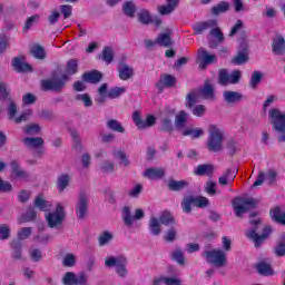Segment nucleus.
I'll return each instance as SVG.
<instances>
[{
	"instance_id": "nucleus-1",
	"label": "nucleus",
	"mask_w": 285,
	"mask_h": 285,
	"mask_svg": "<svg viewBox=\"0 0 285 285\" xmlns=\"http://www.w3.org/2000/svg\"><path fill=\"white\" fill-rule=\"evenodd\" d=\"M202 99H215V91L213 90V85L207 81L203 89L193 90L187 95L186 106L191 109L195 117H204L206 115V107L204 105H196L202 101Z\"/></svg>"
},
{
	"instance_id": "nucleus-2",
	"label": "nucleus",
	"mask_w": 285,
	"mask_h": 285,
	"mask_svg": "<svg viewBox=\"0 0 285 285\" xmlns=\"http://www.w3.org/2000/svg\"><path fill=\"white\" fill-rule=\"evenodd\" d=\"M77 72V60H69L66 66L65 73L62 76H55L52 79L43 80V90H61L66 81H68L71 75Z\"/></svg>"
},
{
	"instance_id": "nucleus-3",
	"label": "nucleus",
	"mask_w": 285,
	"mask_h": 285,
	"mask_svg": "<svg viewBox=\"0 0 285 285\" xmlns=\"http://www.w3.org/2000/svg\"><path fill=\"white\" fill-rule=\"evenodd\" d=\"M49 228H59L66 222V207L57 203L55 208L45 215Z\"/></svg>"
},
{
	"instance_id": "nucleus-4",
	"label": "nucleus",
	"mask_w": 285,
	"mask_h": 285,
	"mask_svg": "<svg viewBox=\"0 0 285 285\" xmlns=\"http://www.w3.org/2000/svg\"><path fill=\"white\" fill-rule=\"evenodd\" d=\"M268 115L274 126V130L281 132L279 141H285V111L277 108H272Z\"/></svg>"
},
{
	"instance_id": "nucleus-5",
	"label": "nucleus",
	"mask_w": 285,
	"mask_h": 285,
	"mask_svg": "<svg viewBox=\"0 0 285 285\" xmlns=\"http://www.w3.org/2000/svg\"><path fill=\"white\" fill-rule=\"evenodd\" d=\"M222 144H224V132L219 127L215 125L209 126V140H208V148L213 153H218L222 150Z\"/></svg>"
},
{
	"instance_id": "nucleus-6",
	"label": "nucleus",
	"mask_w": 285,
	"mask_h": 285,
	"mask_svg": "<svg viewBox=\"0 0 285 285\" xmlns=\"http://www.w3.org/2000/svg\"><path fill=\"white\" fill-rule=\"evenodd\" d=\"M204 257L208 264L216 268H224L227 264V256L222 249H212L204 253Z\"/></svg>"
},
{
	"instance_id": "nucleus-7",
	"label": "nucleus",
	"mask_w": 285,
	"mask_h": 285,
	"mask_svg": "<svg viewBox=\"0 0 285 285\" xmlns=\"http://www.w3.org/2000/svg\"><path fill=\"white\" fill-rule=\"evenodd\" d=\"M125 92L126 87H114L108 91V86L104 83L98 89V97L96 101H98V104H104L107 97H109V99H117L118 97H121V95H124Z\"/></svg>"
},
{
	"instance_id": "nucleus-8",
	"label": "nucleus",
	"mask_w": 285,
	"mask_h": 285,
	"mask_svg": "<svg viewBox=\"0 0 285 285\" xmlns=\"http://www.w3.org/2000/svg\"><path fill=\"white\" fill-rule=\"evenodd\" d=\"M257 202L254 198H235L233 200V207L236 213V217H242L244 213L255 208Z\"/></svg>"
},
{
	"instance_id": "nucleus-9",
	"label": "nucleus",
	"mask_w": 285,
	"mask_h": 285,
	"mask_svg": "<svg viewBox=\"0 0 285 285\" xmlns=\"http://www.w3.org/2000/svg\"><path fill=\"white\" fill-rule=\"evenodd\" d=\"M170 275L174 276H155L153 279V285H181V278H179V272L176 268H169Z\"/></svg>"
},
{
	"instance_id": "nucleus-10",
	"label": "nucleus",
	"mask_w": 285,
	"mask_h": 285,
	"mask_svg": "<svg viewBox=\"0 0 285 285\" xmlns=\"http://www.w3.org/2000/svg\"><path fill=\"white\" fill-rule=\"evenodd\" d=\"M144 216H145V213H144V209L141 208H137L135 210L134 216H132V213L130 212V207L126 206L122 208V220L125 225L128 226V228H132V225L135 224V222L139 219H144Z\"/></svg>"
},
{
	"instance_id": "nucleus-11",
	"label": "nucleus",
	"mask_w": 285,
	"mask_h": 285,
	"mask_svg": "<svg viewBox=\"0 0 285 285\" xmlns=\"http://www.w3.org/2000/svg\"><path fill=\"white\" fill-rule=\"evenodd\" d=\"M63 285H87L88 275L86 273L75 274L73 272H67L62 276Z\"/></svg>"
},
{
	"instance_id": "nucleus-12",
	"label": "nucleus",
	"mask_w": 285,
	"mask_h": 285,
	"mask_svg": "<svg viewBox=\"0 0 285 285\" xmlns=\"http://www.w3.org/2000/svg\"><path fill=\"white\" fill-rule=\"evenodd\" d=\"M239 79H242V71L234 70L230 73L226 71V69H223L219 71V83L222 86H228L230 83H238Z\"/></svg>"
},
{
	"instance_id": "nucleus-13",
	"label": "nucleus",
	"mask_w": 285,
	"mask_h": 285,
	"mask_svg": "<svg viewBox=\"0 0 285 285\" xmlns=\"http://www.w3.org/2000/svg\"><path fill=\"white\" fill-rule=\"evenodd\" d=\"M239 47H238V53L233 59V63L236 66H242L248 61V40L242 38L238 40Z\"/></svg>"
},
{
	"instance_id": "nucleus-14",
	"label": "nucleus",
	"mask_w": 285,
	"mask_h": 285,
	"mask_svg": "<svg viewBox=\"0 0 285 285\" xmlns=\"http://www.w3.org/2000/svg\"><path fill=\"white\" fill-rule=\"evenodd\" d=\"M9 119H12L16 124H21L22 121H28L32 117V110L28 109L21 114V116L16 117L17 115V105L10 102L7 109Z\"/></svg>"
},
{
	"instance_id": "nucleus-15",
	"label": "nucleus",
	"mask_w": 285,
	"mask_h": 285,
	"mask_svg": "<svg viewBox=\"0 0 285 285\" xmlns=\"http://www.w3.org/2000/svg\"><path fill=\"white\" fill-rule=\"evenodd\" d=\"M10 168L12 181H14V179H20V181H28V179H30L28 171L23 170L17 160L11 161Z\"/></svg>"
},
{
	"instance_id": "nucleus-16",
	"label": "nucleus",
	"mask_w": 285,
	"mask_h": 285,
	"mask_svg": "<svg viewBox=\"0 0 285 285\" xmlns=\"http://www.w3.org/2000/svg\"><path fill=\"white\" fill-rule=\"evenodd\" d=\"M197 61L199 68L204 69L206 66H210V63H215L217 61V56L208 53L206 49L200 48L198 50Z\"/></svg>"
},
{
	"instance_id": "nucleus-17",
	"label": "nucleus",
	"mask_w": 285,
	"mask_h": 285,
	"mask_svg": "<svg viewBox=\"0 0 285 285\" xmlns=\"http://www.w3.org/2000/svg\"><path fill=\"white\" fill-rule=\"evenodd\" d=\"M175 118V109L167 108L161 114V127L163 130H173V119Z\"/></svg>"
},
{
	"instance_id": "nucleus-18",
	"label": "nucleus",
	"mask_w": 285,
	"mask_h": 285,
	"mask_svg": "<svg viewBox=\"0 0 285 285\" xmlns=\"http://www.w3.org/2000/svg\"><path fill=\"white\" fill-rule=\"evenodd\" d=\"M88 213V196L86 194H81L78 199V204L76 207V215L79 219H83Z\"/></svg>"
},
{
	"instance_id": "nucleus-19",
	"label": "nucleus",
	"mask_w": 285,
	"mask_h": 285,
	"mask_svg": "<svg viewBox=\"0 0 285 285\" xmlns=\"http://www.w3.org/2000/svg\"><path fill=\"white\" fill-rule=\"evenodd\" d=\"M272 232H273V229H271V226H266L261 236L257 234V232L250 230L247 233V237H248V239L254 240L255 246H259V244H262V240L266 239L268 237V235H271Z\"/></svg>"
},
{
	"instance_id": "nucleus-20",
	"label": "nucleus",
	"mask_w": 285,
	"mask_h": 285,
	"mask_svg": "<svg viewBox=\"0 0 285 285\" xmlns=\"http://www.w3.org/2000/svg\"><path fill=\"white\" fill-rule=\"evenodd\" d=\"M135 75V70L132 67L126 65V63H120L118 66V77L121 79V81H128Z\"/></svg>"
},
{
	"instance_id": "nucleus-21",
	"label": "nucleus",
	"mask_w": 285,
	"mask_h": 285,
	"mask_svg": "<svg viewBox=\"0 0 285 285\" xmlns=\"http://www.w3.org/2000/svg\"><path fill=\"white\" fill-rule=\"evenodd\" d=\"M173 31H170V29H167L166 32L160 33L157 39H156V43L158 46H163L164 48H168L170 46H173Z\"/></svg>"
},
{
	"instance_id": "nucleus-22",
	"label": "nucleus",
	"mask_w": 285,
	"mask_h": 285,
	"mask_svg": "<svg viewBox=\"0 0 285 285\" xmlns=\"http://www.w3.org/2000/svg\"><path fill=\"white\" fill-rule=\"evenodd\" d=\"M12 66L18 72H32V66H30L23 58L13 59Z\"/></svg>"
},
{
	"instance_id": "nucleus-23",
	"label": "nucleus",
	"mask_w": 285,
	"mask_h": 285,
	"mask_svg": "<svg viewBox=\"0 0 285 285\" xmlns=\"http://www.w3.org/2000/svg\"><path fill=\"white\" fill-rule=\"evenodd\" d=\"M235 177H237V171L235 169H228L218 178V181L220 186H228L235 181Z\"/></svg>"
},
{
	"instance_id": "nucleus-24",
	"label": "nucleus",
	"mask_w": 285,
	"mask_h": 285,
	"mask_svg": "<svg viewBox=\"0 0 285 285\" xmlns=\"http://www.w3.org/2000/svg\"><path fill=\"white\" fill-rule=\"evenodd\" d=\"M272 50L276 55H284L285 52V40L282 36H276L273 39Z\"/></svg>"
},
{
	"instance_id": "nucleus-25",
	"label": "nucleus",
	"mask_w": 285,
	"mask_h": 285,
	"mask_svg": "<svg viewBox=\"0 0 285 285\" xmlns=\"http://www.w3.org/2000/svg\"><path fill=\"white\" fill-rule=\"evenodd\" d=\"M119 264H126L125 256H107L105 258V266L107 268H117Z\"/></svg>"
},
{
	"instance_id": "nucleus-26",
	"label": "nucleus",
	"mask_w": 285,
	"mask_h": 285,
	"mask_svg": "<svg viewBox=\"0 0 285 285\" xmlns=\"http://www.w3.org/2000/svg\"><path fill=\"white\" fill-rule=\"evenodd\" d=\"M35 206L36 208H39V210H42L43 213H48L50 208H52V204L50 202L46 200L43 195H38L35 199Z\"/></svg>"
},
{
	"instance_id": "nucleus-27",
	"label": "nucleus",
	"mask_w": 285,
	"mask_h": 285,
	"mask_svg": "<svg viewBox=\"0 0 285 285\" xmlns=\"http://www.w3.org/2000/svg\"><path fill=\"white\" fill-rule=\"evenodd\" d=\"M24 146L28 148H38L39 153H41V147L43 146V138L40 137H28L23 139Z\"/></svg>"
},
{
	"instance_id": "nucleus-28",
	"label": "nucleus",
	"mask_w": 285,
	"mask_h": 285,
	"mask_svg": "<svg viewBox=\"0 0 285 285\" xmlns=\"http://www.w3.org/2000/svg\"><path fill=\"white\" fill-rule=\"evenodd\" d=\"M138 19L141 23H150V21H153V23H155V26H161V20L159 18H151L150 13L148 12V10H141L138 13Z\"/></svg>"
},
{
	"instance_id": "nucleus-29",
	"label": "nucleus",
	"mask_w": 285,
	"mask_h": 285,
	"mask_svg": "<svg viewBox=\"0 0 285 285\" xmlns=\"http://www.w3.org/2000/svg\"><path fill=\"white\" fill-rule=\"evenodd\" d=\"M208 28H217V20H209L207 22H199L194 26L195 35H202L204 30H208Z\"/></svg>"
},
{
	"instance_id": "nucleus-30",
	"label": "nucleus",
	"mask_w": 285,
	"mask_h": 285,
	"mask_svg": "<svg viewBox=\"0 0 285 285\" xmlns=\"http://www.w3.org/2000/svg\"><path fill=\"white\" fill-rule=\"evenodd\" d=\"M257 271L261 275H265L266 277L275 274V272L273 271V267H271L269 261L259 262L257 264Z\"/></svg>"
},
{
	"instance_id": "nucleus-31",
	"label": "nucleus",
	"mask_w": 285,
	"mask_h": 285,
	"mask_svg": "<svg viewBox=\"0 0 285 285\" xmlns=\"http://www.w3.org/2000/svg\"><path fill=\"white\" fill-rule=\"evenodd\" d=\"M149 233L156 236L161 234V220L156 216L149 218Z\"/></svg>"
},
{
	"instance_id": "nucleus-32",
	"label": "nucleus",
	"mask_w": 285,
	"mask_h": 285,
	"mask_svg": "<svg viewBox=\"0 0 285 285\" xmlns=\"http://www.w3.org/2000/svg\"><path fill=\"white\" fill-rule=\"evenodd\" d=\"M269 215H271L273 222H276L277 224H282L283 226H285V212H282V208L274 207L269 212Z\"/></svg>"
},
{
	"instance_id": "nucleus-33",
	"label": "nucleus",
	"mask_w": 285,
	"mask_h": 285,
	"mask_svg": "<svg viewBox=\"0 0 285 285\" xmlns=\"http://www.w3.org/2000/svg\"><path fill=\"white\" fill-rule=\"evenodd\" d=\"M164 175L165 171L161 168H148L144 171V177L147 179H161Z\"/></svg>"
},
{
	"instance_id": "nucleus-34",
	"label": "nucleus",
	"mask_w": 285,
	"mask_h": 285,
	"mask_svg": "<svg viewBox=\"0 0 285 285\" xmlns=\"http://www.w3.org/2000/svg\"><path fill=\"white\" fill-rule=\"evenodd\" d=\"M178 0H167V6L158 7L159 14H170L177 8Z\"/></svg>"
},
{
	"instance_id": "nucleus-35",
	"label": "nucleus",
	"mask_w": 285,
	"mask_h": 285,
	"mask_svg": "<svg viewBox=\"0 0 285 285\" xmlns=\"http://www.w3.org/2000/svg\"><path fill=\"white\" fill-rule=\"evenodd\" d=\"M82 79L87 81V83H99V81H101V72L97 70L87 72L82 76Z\"/></svg>"
},
{
	"instance_id": "nucleus-36",
	"label": "nucleus",
	"mask_w": 285,
	"mask_h": 285,
	"mask_svg": "<svg viewBox=\"0 0 285 285\" xmlns=\"http://www.w3.org/2000/svg\"><path fill=\"white\" fill-rule=\"evenodd\" d=\"M215 170V167L213 165H198L194 169V175L204 176V175H213V171Z\"/></svg>"
},
{
	"instance_id": "nucleus-37",
	"label": "nucleus",
	"mask_w": 285,
	"mask_h": 285,
	"mask_svg": "<svg viewBox=\"0 0 285 285\" xmlns=\"http://www.w3.org/2000/svg\"><path fill=\"white\" fill-rule=\"evenodd\" d=\"M183 135L184 137H191V139H197L204 135V129L187 127L183 130Z\"/></svg>"
},
{
	"instance_id": "nucleus-38",
	"label": "nucleus",
	"mask_w": 285,
	"mask_h": 285,
	"mask_svg": "<svg viewBox=\"0 0 285 285\" xmlns=\"http://www.w3.org/2000/svg\"><path fill=\"white\" fill-rule=\"evenodd\" d=\"M170 86H175V77L170 75L160 77V80L157 83V88H159V90H161V88H170Z\"/></svg>"
},
{
	"instance_id": "nucleus-39",
	"label": "nucleus",
	"mask_w": 285,
	"mask_h": 285,
	"mask_svg": "<svg viewBox=\"0 0 285 285\" xmlns=\"http://www.w3.org/2000/svg\"><path fill=\"white\" fill-rule=\"evenodd\" d=\"M114 157L119 161L121 166H130V160H128V156L126 155V153H124V150H114Z\"/></svg>"
},
{
	"instance_id": "nucleus-40",
	"label": "nucleus",
	"mask_w": 285,
	"mask_h": 285,
	"mask_svg": "<svg viewBox=\"0 0 285 285\" xmlns=\"http://www.w3.org/2000/svg\"><path fill=\"white\" fill-rule=\"evenodd\" d=\"M188 187L187 180H169L168 188L169 190H184V188Z\"/></svg>"
},
{
	"instance_id": "nucleus-41",
	"label": "nucleus",
	"mask_w": 285,
	"mask_h": 285,
	"mask_svg": "<svg viewBox=\"0 0 285 285\" xmlns=\"http://www.w3.org/2000/svg\"><path fill=\"white\" fill-rule=\"evenodd\" d=\"M159 220L164 226H175L176 224L175 217H173V214H170V212H163Z\"/></svg>"
},
{
	"instance_id": "nucleus-42",
	"label": "nucleus",
	"mask_w": 285,
	"mask_h": 285,
	"mask_svg": "<svg viewBox=\"0 0 285 285\" xmlns=\"http://www.w3.org/2000/svg\"><path fill=\"white\" fill-rule=\"evenodd\" d=\"M223 97L227 104H236V101L242 99V95H239L237 91H225Z\"/></svg>"
},
{
	"instance_id": "nucleus-43",
	"label": "nucleus",
	"mask_w": 285,
	"mask_h": 285,
	"mask_svg": "<svg viewBox=\"0 0 285 285\" xmlns=\"http://www.w3.org/2000/svg\"><path fill=\"white\" fill-rule=\"evenodd\" d=\"M186 121H188V112L179 111L176 115V119H175L176 128H184V126H186Z\"/></svg>"
},
{
	"instance_id": "nucleus-44",
	"label": "nucleus",
	"mask_w": 285,
	"mask_h": 285,
	"mask_svg": "<svg viewBox=\"0 0 285 285\" xmlns=\"http://www.w3.org/2000/svg\"><path fill=\"white\" fill-rule=\"evenodd\" d=\"M30 52L36 59H46V50L39 45L31 46Z\"/></svg>"
},
{
	"instance_id": "nucleus-45",
	"label": "nucleus",
	"mask_w": 285,
	"mask_h": 285,
	"mask_svg": "<svg viewBox=\"0 0 285 285\" xmlns=\"http://www.w3.org/2000/svg\"><path fill=\"white\" fill-rule=\"evenodd\" d=\"M68 184H70V176L63 174L58 178V190L60 193H63V190H66V188H68Z\"/></svg>"
},
{
	"instance_id": "nucleus-46",
	"label": "nucleus",
	"mask_w": 285,
	"mask_h": 285,
	"mask_svg": "<svg viewBox=\"0 0 285 285\" xmlns=\"http://www.w3.org/2000/svg\"><path fill=\"white\" fill-rule=\"evenodd\" d=\"M128 261L125 258V263L119 264L116 267V274L118 275V277H121L122 279H125V277H128Z\"/></svg>"
},
{
	"instance_id": "nucleus-47",
	"label": "nucleus",
	"mask_w": 285,
	"mask_h": 285,
	"mask_svg": "<svg viewBox=\"0 0 285 285\" xmlns=\"http://www.w3.org/2000/svg\"><path fill=\"white\" fill-rule=\"evenodd\" d=\"M112 232H104L98 238L99 246H106L112 242Z\"/></svg>"
},
{
	"instance_id": "nucleus-48",
	"label": "nucleus",
	"mask_w": 285,
	"mask_h": 285,
	"mask_svg": "<svg viewBox=\"0 0 285 285\" xmlns=\"http://www.w3.org/2000/svg\"><path fill=\"white\" fill-rule=\"evenodd\" d=\"M263 78H264V73H262L261 71H254L252 73V78L249 82L250 88H257V86H259Z\"/></svg>"
},
{
	"instance_id": "nucleus-49",
	"label": "nucleus",
	"mask_w": 285,
	"mask_h": 285,
	"mask_svg": "<svg viewBox=\"0 0 285 285\" xmlns=\"http://www.w3.org/2000/svg\"><path fill=\"white\" fill-rule=\"evenodd\" d=\"M228 8L230 4L228 2H219L217 6L213 7L212 12L213 14H223V12H228Z\"/></svg>"
},
{
	"instance_id": "nucleus-50",
	"label": "nucleus",
	"mask_w": 285,
	"mask_h": 285,
	"mask_svg": "<svg viewBox=\"0 0 285 285\" xmlns=\"http://www.w3.org/2000/svg\"><path fill=\"white\" fill-rule=\"evenodd\" d=\"M107 128L110 130H114L115 132H125L124 126H121V122L119 120L111 119L107 122Z\"/></svg>"
},
{
	"instance_id": "nucleus-51",
	"label": "nucleus",
	"mask_w": 285,
	"mask_h": 285,
	"mask_svg": "<svg viewBox=\"0 0 285 285\" xmlns=\"http://www.w3.org/2000/svg\"><path fill=\"white\" fill-rule=\"evenodd\" d=\"M122 10L127 17H135L137 8L135 7V2L128 1L122 6Z\"/></svg>"
},
{
	"instance_id": "nucleus-52",
	"label": "nucleus",
	"mask_w": 285,
	"mask_h": 285,
	"mask_svg": "<svg viewBox=\"0 0 285 285\" xmlns=\"http://www.w3.org/2000/svg\"><path fill=\"white\" fill-rule=\"evenodd\" d=\"M193 206H195L194 197L193 196L185 197L181 203L184 213H190Z\"/></svg>"
},
{
	"instance_id": "nucleus-53",
	"label": "nucleus",
	"mask_w": 285,
	"mask_h": 285,
	"mask_svg": "<svg viewBox=\"0 0 285 285\" xmlns=\"http://www.w3.org/2000/svg\"><path fill=\"white\" fill-rule=\"evenodd\" d=\"M75 264H77V256H75V254H67L65 255L63 259H62V265L67 266L68 268L75 266Z\"/></svg>"
},
{
	"instance_id": "nucleus-54",
	"label": "nucleus",
	"mask_w": 285,
	"mask_h": 285,
	"mask_svg": "<svg viewBox=\"0 0 285 285\" xmlns=\"http://www.w3.org/2000/svg\"><path fill=\"white\" fill-rule=\"evenodd\" d=\"M132 121L139 129L146 128V122L141 119V114L139 111H135L132 114Z\"/></svg>"
},
{
	"instance_id": "nucleus-55",
	"label": "nucleus",
	"mask_w": 285,
	"mask_h": 285,
	"mask_svg": "<svg viewBox=\"0 0 285 285\" xmlns=\"http://www.w3.org/2000/svg\"><path fill=\"white\" fill-rule=\"evenodd\" d=\"M114 56H115V52L112 51V48L106 47L102 50V59L106 61V63H112Z\"/></svg>"
},
{
	"instance_id": "nucleus-56",
	"label": "nucleus",
	"mask_w": 285,
	"mask_h": 285,
	"mask_svg": "<svg viewBox=\"0 0 285 285\" xmlns=\"http://www.w3.org/2000/svg\"><path fill=\"white\" fill-rule=\"evenodd\" d=\"M209 202L208 198L203 196L194 197V206H197V208H206L208 206Z\"/></svg>"
},
{
	"instance_id": "nucleus-57",
	"label": "nucleus",
	"mask_w": 285,
	"mask_h": 285,
	"mask_svg": "<svg viewBox=\"0 0 285 285\" xmlns=\"http://www.w3.org/2000/svg\"><path fill=\"white\" fill-rule=\"evenodd\" d=\"M8 95H10L8 85L4 81H0V101H4V99H8Z\"/></svg>"
},
{
	"instance_id": "nucleus-58",
	"label": "nucleus",
	"mask_w": 285,
	"mask_h": 285,
	"mask_svg": "<svg viewBox=\"0 0 285 285\" xmlns=\"http://www.w3.org/2000/svg\"><path fill=\"white\" fill-rule=\"evenodd\" d=\"M171 259L174 262H177V264L183 265L184 264V253L180 249H175L171 253Z\"/></svg>"
},
{
	"instance_id": "nucleus-59",
	"label": "nucleus",
	"mask_w": 285,
	"mask_h": 285,
	"mask_svg": "<svg viewBox=\"0 0 285 285\" xmlns=\"http://www.w3.org/2000/svg\"><path fill=\"white\" fill-rule=\"evenodd\" d=\"M37 101V96L33 94H26L22 96V104L23 106H32Z\"/></svg>"
},
{
	"instance_id": "nucleus-60",
	"label": "nucleus",
	"mask_w": 285,
	"mask_h": 285,
	"mask_svg": "<svg viewBox=\"0 0 285 285\" xmlns=\"http://www.w3.org/2000/svg\"><path fill=\"white\" fill-rule=\"evenodd\" d=\"M32 235V229L30 227H23L18 230L19 239H28Z\"/></svg>"
},
{
	"instance_id": "nucleus-61",
	"label": "nucleus",
	"mask_w": 285,
	"mask_h": 285,
	"mask_svg": "<svg viewBox=\"0 0 285 285\" xmlns=\"http://www.w3.org/2000/svg\"><path fill=\"white\" fill-rule=\"evenodd\" d=\"M10 237V226L7 224L0 225V239H8Z\"/></svg>"
},
{
	"instance_id": "nucleus-62",
	"label": "nucleus",
	"mask_w": 285,
	"mask_h": 285,
	"mask_svg": "<svg viewBox=\"0 0 285 285\" xmlns=\"http://www.w3.org/2000/svg\"><path fill=\"white\" fill-rule=\"evenodd\" d=\"M205 190L210 197L217 195V185L213 181H208L205 186Z\"/></svg>"
},
{
	"instance_id": "nucleus-63",
	"label": "nucleus",
	"mask_w": 285,
	"mask_h": 285,
	"mask_svg": "<svg viewBox=\"0 0 285 285\" xmlns=\"http://www.w3.org/2000/svg\"><path fill=\"white\" fill-rule=\"evenodd\" d=\"M78 101H82V104L87 107L90 108L92 106V99H90V96L87 94H81L77 96Z\"/></svg>"
},
{
	"instance_id": "nucleus-64",
	"label": "nucleus",
	"mask_w": 285,
	"mask_h": 285,
	"mask_svg": "<svg viewBox=\"0 0 285 285\" xmlns=\"http://www.w3.org/2000/svg\"><path fill=\"white\" fill-rule=\"evenodd\" d=\"M40 130H41V127H39V125H36V124L28 125L24 128V132L27 135H37Z\"/></svg>"
}]
</instances>
